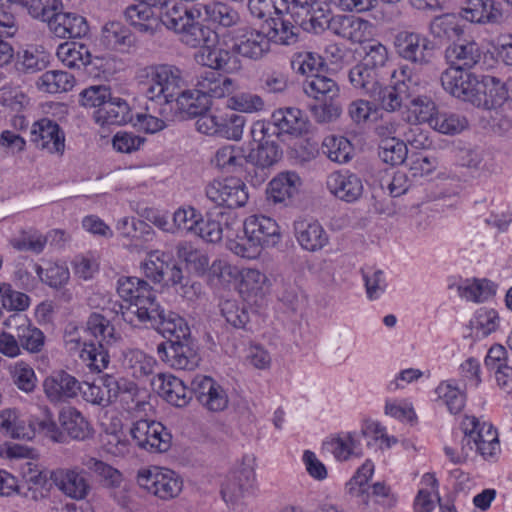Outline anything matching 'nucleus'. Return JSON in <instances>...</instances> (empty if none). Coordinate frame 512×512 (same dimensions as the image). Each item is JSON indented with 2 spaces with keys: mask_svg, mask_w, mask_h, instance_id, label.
Returning <instances> with one entry per match:
<instances>
[{
  "mask_svg": "<svg viewBox=\"0 0 512 512\" xmlns=\"http://www.w3.org/2000/svg\"><path fill=\"white\" fill-rule=\"evenodd\" d=\"M154 329L169 338L157 346V353L164 362L178 370L192 371L198 367L200 356L184 318L175 312L167 314Z\"/></svg>",
  "mask_w": 512,
  "mask_h": 512,
  "instance_id": "1",
  "label": "nucleus"
},
{
  "mask_svg": "<svg viewBox=\"0 0 512 512\" xmlns=\"http://www.w3.org/2000/svg\"><path fill=\"white\" fill-rule=\"evenodd\" d=\"M118 295L129 305L123 313V320L135 325V319L140 323L149 324L154 328L167 318L172 311L165 310L157 301L155 291L143 279L131 276L120 277L117 281Z\"/></svg>",
  "mask_w": 512,
  "mask_h": 512,
  "instance_id": "2",
  "label": "nucleus"
},
{
  "mask_svg": "<svg viewBox=\"0 0 512 512\" xmlns=\"http://www.w3.org/2000/svg\"><path fill=\"white\" fill-rule=\"evenodd\" d=\"M137 77L147 99L160 105L161 116H173V101L183 82L181 71L172 65H152L141 69Z\"/></svg>",
  "mask_w": 512,
  "mask_h": 512,
  "instance_id": "3",
  "label": "nucleus"
},
{
  "mask_svg": "<svg viewBox=\"0 0 512 512\" xmlns=\"http://www.w3.org/2000/svg\"><path fill=\"white\" fill-rule=\"evenodd\" d=\"M200 11L174 1L161 12L160 21L179 35L182 43L197 48L204 38L212 37V29L199 22Z\"/></svg>",
  "mask_w": 512,
  "mask_h": 512,
  "instance_id": "4",
  "label": "nucleus"
},
{
  "mask_svg": "<svg viewBox=\"0 0 512 512\" xmlns=\"http://www.w3.org/2000/svg\"><path fill=\"white\" fill-rule=\"evenodd\" d=\"M209 41L204 38L200 41V51L196 54V61L202 66H206L214 71H224L232 73L241 67L238 54L232 48L230 33L225 32L219 35L212 30Z\"/></svg>",
  "mask_w": 512,
  "mask_h": 512,
  "instance_id": "5",
  "label": "nucleus"
},
{
  "mask_svg": "<svg viewBox=\"0 0 512 512\" xmlns=\"http://www.w3.org/2000/svg\"><path fill=\"white\" fill-rule=\"evenodd\" d=\"M392 85L383 87L380 84V93L371 98L377 100L381 108L387 112H395L406 104L416 88V74L408 65H402L394 70L392 75Z\"/></svg>",
  "mask_w": 512,
  "mask_h": 512,
  "instance_id": "6",
  "label": "nucleus"
},
{
  "mask_svg": "<svg viewBox=\"0 0 512 512\" xmlns=\"http://www.w3.org/2000/svg\"><path fill=\"white\" fill-rule=\"evenodd\" d=\"M393 45L398 57L417 67L429 65L434 58L435 43L417 31H398L394 36Z\"/></svg>",
  "mask_w": 512,
  "mask_h": 512,
  "instance_id": "7",
  "label": "nucleus"
},
{
  "mask_svg": "<svg viewBox=\"0 0 512 512\" xmlns=\"http://www.w3.org/2000/svg\"><path fill=\"white\" fill-rule=\"evenodd\" d=\"M137 483L142 489L162 500L178 497L183 489V480L179 474L156 466L140 469Z\"/></svg>",
  "mask_w": 512,
  "mask_h": 512,
  "instance_id": "8",
  "label": "nucleus"
},
{
  "mask_svg": "<svg viewBox=\"0 0 512 512\" xmlns=\"http://www.w3.org/2000/svg\"><path fill=\"white\" fill-rule=\"evenodd\" d=\"M302 10L305 12V17L300 22L296 20V23L303 30L318 34L327 27L343 38L353 42L361 41L362 35L360 32L362 27L366 26V22L346 16L329 19L323 14L317 16L315 13H311L310 8Z\"/></svg>",
  "mask_w": 512,
  "mask_h": 512,
  "instance_id": "9",
  "label": "nucleus"
},
{
  "mask_svg": "<svg viewBox=\"0 0 512 512\" xmlns=\"http://www.w3.org/2000/svg\"><path fill=\"white\" fill-rule=\"evenodd\" d=\"M228 33H230L232 48L244 58L259 61L271 51L262 25L260 28L243 25L228 31Z\"/></svg>",
  "mask_w": 512,
  "mask_h": 512,
  "instance_id": "10",
  "label": "nucleus"
},
{
  "mask_svg": "<svg viewBox=\"0 0 512 512\" xmlns=\"http://www.w3.org/2000/svg\"><path fill=\"white\" fill-rule=\"evenodd\" d=\"M49 478L63 495L75 501L85 500L92 490L87 471L79 466L56 468Z\"/></svg>",
  "mask_w": 512,
  "mask_h": 512,
  "instance_id": "11",
  "label": "nucleus"
},
{
  "mask_svg": "<svg viewBox=\"0 0 512 512\" xmlns=\"http://www.w3.org/2000/svg\"><path fill=\"white\" fill-rule=\"evenodd\" d=\"M205 192L211 202L228 209L244 206L249 198L245 183L236 177L214 180L206 186Z\"/></svg>",
  "mask_w": 512,
  "mask_h": 512,
  "instance_id": "12",
  "label": "nucleus"
},
{
  "mask_svg": "<svg viewBox=\"0 0 512 512\" xmlns=\"http://www.w3.org/2000/svg\"><path fill=\"white\" fill-rule=\"evenodd\" d=\"M130 433L140 448L150 452H166L171 446V433L157 421L138 420L133 424Z\"/></svg>",
  "mask_w": 512,
  "mask_h": 512,
  "instance_id": "13",
  "label": "nucleus"
},
{
  "mask_svg": "<svg viewBox=\"0 0 512 512\" xmlns=\"http://www.w3.org/2000/svg\"><path fill=\"white\" fill-rule=\"evenodd\" d=\"M440 81L446 92L471 104L476 101L478 87H481L478 76L460 67L447 68L442 72Z\"/></svg>",
  "mask_w": 512,
  "mask_h": 512,
  "instance_id": "14",
  "label": "nucleus"
},
{
  "mask_svg": "<svg viewBox=\"0 0 512 512\" xmlns=\"http://www.w3.org/2000/svg\"><path fill=\"white\" fill-rule=\"evenodd\" d=\"M243 230L247 242L259 251L262 247L275 246L281 240L277 222L264 215L249 216L243 223Z\"/></svg>",
  "mask_w": 512,
  "mask_h": 512,
  "instance_id": "15",
  "label": "nucleus"
},
{
  "mask_svg": "<svg viewBox=\"0 0 512 512\" xmlns=\"http://www.w3.org/2000/svg\"><path fill=\"white\" fill-rule=\"evenodd\" d=\"M30 141L36 148L50 154L63 155L65 151V133L57 122L42 118L33 123Z\"/></svg>",
  "mask_w": 512,
  "mask_h": 512,
  "instance_id": "16",
  "label": "nucleus"
},
{
  "mask_svg": "<svg viewBox=\"0 0 512 512\" xmlns=\"http://www.w3.org/2000/svg\"><path fill=\"white\" fill-rule=\"evenodd\" d=\"M192 391L198 402L209 411H223L228 406L226 390L209 376L197 375L192 380Z\"/></svg>",
  "mask_w": 512,
  "mask_h": 512,
  "instance_id": "17",
  "label": "nucleus"
},
{
  "mask_svg": "<svg viewBox=\"0 0 512 512\" xmlns=\"http://www.w3.org/2000/svg\"><path fill=\"white\" fill-rule=\"evenodd\" d=\"M43 390L50 402L62 403L78 396L81 383L65 370H57L44 379Z\"/></svg>",
  "mask_w": 512,
  "mask_h": 512,
  "instance_id": "18",
  "label": "nucleus"
},
{
  "mask_svg": "<svg viewBox=\"0 0 512 512\" xmlns=\"http://www.w3.org/2000/svg\"><path fill=\"white\" fill-rule=\"evenodd\" d=\"M326 187L338 200L354 203L363 195L362 179L348 170L334 171L327 176Z\"/></svg>",
  "mask_w": 512,
  "mask_h": 512,
  "instance_id": "19",
  "label": "nucleus"
},
{
  "mask_svg": "<svg viewBox=\"0 0 512 512\" xmlns=\"http://www.w3.org/2000/svg\"><path fill=\"white\" fill-rule=\"evenodd\" d=\"M152 389L169 404L176 407L186 406L192 399V387L172 374L159 373L151 380Z\"/></svg>",
  "mask_w": 512,
  "mask_h": 512,
  "instance_id": "20",
  "label": "nucleus"
},
{
  "mask_svg": "<svg viewBox=\"0 0 512 512\" xmlns=\"http://www.w3.org/2000/svg\"><path fill=\"white\" fill-rule=\"evenodd\" d=\"M234 213L223 210H210L205 216L201 215L195 235L209 243H217L223 238L225 230L229 231L237 224Z\"/></svg>",
  "mask_w": 512,
  "mask_h": 512,
  "instance_id": "21",
  "label": "nucleus"
},
{
  "mask_svg": "<svg viewBox=\"0 0 512 512\" xmlns=\"http://www.w3.org/2000/svg\"><path fill=\"white\" fill-rule=\"evenodd\" d=\"M50 32L62 39L82 38L89 32L85 17L73 12H63L57 9L47 22Z\"/></svg>",
  "mask_w": 512,
  "mask_h": 512,
  "instance_id": "22",
  "label": "nucleus"
},
{
  "mask_svg": "<svg viewBox=\"0 0 512 512\" xmlns=\"http://www.w3.org/2000/svg\"><path fill=\"white\" fill-rule=\"evenodd\" d=\"M4 324L7 327H15L20 349L29 353H39L43 350L46 337L42 330L33 325L29 319L21 315H13Z\"/></svg>",
  "mask_w": 512,
  "mask_h": 512,
  "instance_id": "23",
  "label": "nucleus"
},
{
  "mask_svg": "<svg viewBox=\"0 0 512 512\" xmlns=\"http://www.w3.org/2000/svg\"><path fill=\"white\" fill-rule=\"evenodd\" d=\"M301 186L302 180L296 172H281L269 183L267 189L268 199L275 204L287 206L298 195Z\"/></svg>",
  "mask_w": 512,
  "mask_h": 512,
  "instance_id": "24",
  "label": "nucleus"
},
{
  "mask_svg": "<svg viewBox=\"0 0 512 512\" xmlns=\"http://www.w3.org/2000/svg\"><path fill=\"white\" fill-rule=\"evenodd\" d=\"M69 349H79V358L93 373H102L110 364V355L103 343L81 342L80 339L67 341Z\"/></svg>",
  "mask_w": 512,
  "mask_h": 512,
  "instance_id": "25",
  "label": "nucleus"
},
{
  "mask_svg": "<svg viewBox=\"0 0 512 512\" xmlns=\"http://www.w3.org/2000/svg\"><path fill=\"white\" fill-rule=\"evenodd\" d=\"M480 85L476 94L477 99L473 103L474 106L493 109L508 101L507 81L501 82L500 79L487 75L481 77Z\"/></svg>",
  "mask_w": 512,
  "mask_h": 512,
  "instance_id": "26",
  "label": "nucleus"
},
{
  "mask_svg": "<svg viewBox=\"0 0 512 512\" xmlns=\"http://www.w3.org/2000/svg\"><path fill=\"white\" fill-rule=\"evenodd\" d=\"M58 420L66 437L69 436L73 440L85 441L93 435L91 424L75 407L62 408Z\"/></svg>",
  "mask_w": 512,
  "mask_h": 512,
  "instance_id": "27",
  "label": "nucleus"
},
{
  "mask_svg": "<svg viewBox=\"0 0 512 512\" xmlns=\"http://www.w3.org/2000/svg\"><path fill=\"white\" fill-rule=\"evenodd\" d=\"M272 120L281 137H298L308 131V120L298 108H284L273 112Z\"/></svg>",
  "mask_w": 512,
  "mask_h": 512,
  "instance_id": "28",
  "label": "nucleus"
},
{
  "mask_svg": "<svg viewBox=\"0 0 512 512\" xmlns=\"http://www.w3.org/2000/svg\"><path fill=\"white\" fill-rule=\"evenodd\" d=\"M261 25L270 44L292 45L298 40L299 27L284 18L283 14L270 17Z\"/></svg>",
  "mask_w": 512,
  "mask_h": 512,
  "instance_id": "29",
  "label": "nucleus"
},
{
  "mask_svg": "<svg viewBox=\"0 0 512 512\" xmlns=\"http://www.w3.org/2000/svg\"><path fill=\"white\" fill-rule=\"evenodd\" d=\"M294 231L297 241L307 251H318L328 243V235L317 221H296Z\"/></svg>",
  "mask_w": 512,
  "mask_h": 512,
  "instance_id": "30",
  "label": "nucleus"
},
{
  "mask_svg": "<svg viewBox=\"0 0 512 512\" xmlns=\"http://www.w3.org/2000/svg\"><path fill=\"white\" fill-rule=\"evenodd\" d=\"M93 118L100 125H124L132 120V112L126 100L111 96L104 107L94 111Z\"/></svg>",
  "mask_w": 512,
  "mask_h": 512,
  "instance_id": "31",
  "label": "nucleus"
},
{
  "mask_svg": "<svg viewBox=\"0 0 512 512\" xmlns=\"http://www.w3.org/2000/svg\"><path fill=\"white\" fill-rule=\"evenodd\" d=\"M460 14L473 23H497L502 18V12L493 0H467Z\"/></svg>",
  "mask_w": 512,
  "mask_h": 512,
  "instance_id": "32",
  "label": "nucleus"
},
{
  "mask_svg": "<svg viewBox=\"0 0 512 512\" xmlns=\"http://www.w3.org/2000/svg\"><path fill=\"white\" fill-rule=\"evenodd\" d=\"M445 55L450 67L470 70L480 61L482 52L477 43L466 41L453 43L446 49Z\"/></svg>",
  "mask_w": 512,
  "mask_h": 512,
  "instance_id": "33",
  "label": "nucleus"
},
{
  "mask_svg": "<svg viewBox=\"0 0 512 512\" xmlns=\"http://www.w3.org/2000/svg\"><path fill=\"white\" fill-rule=\"evenodd\" d=\"M196 87L210 102L211 98H223L230 95L234 90V83L232 79L222 76L214 70H209L199 76Z\"/></svg>",
  "mask_w": 512,
  "mask_h": 512,
  "instance_id": "34",
  "label": "nucleus"
},
{
  "mask_svg": "<svg viewBox=\"0 0 512 512\" xmlns=\"http://www.w3.org/2000/svg\"><path fill=\"white\" fill-rule=\"evenodd\" d=\"M124 16L130 25L140 33L153 35L159 27L160 16H156L153 8L142 1L128 6L124 11Z\"/></svg>",
  "mask_w": 512,
  "mask_h": 512,
  "instance_id": "35",
  "label": "nucleus"
},
{
  "mask_svg": "<svg viewBox=\"0 0 512 512\" xmlns=\"http://www.w3.org/2000/svg\"><path fill=\"white\" fill-rule=\"evenodd\" d=\"M255 473L250 468L234 472L222 485L221 494L225 502H235L251 491Z\"/></svg>",
  "mask_w": 512,
  "mask_h": 512,
  "instance_id": "36",
  "label": "nucleus"
},
{
  "mask_svg": "<svg viewBox=\"0 0 512 512\" xmlns=\"http://www.w3.org/2000/svg\"><path fill=\"white\" fill-rule=\"evenodd\" d=\"M351 85L363 94L372 97L380 93L379 70L368 67L367 64L358 63L348 73Z\"/></svg>",
  "mask_w": 512,
  "mask_h": 512,
  "instance_id": "37",
  "label": "nucleus"
},
{
  "mask_svg": "<svg viewBox=\"0 0 512 512\" xmlns=\"http://www.w3.org/2000/svg\"><path fill=\"white\" fill-rule=\"evenodd\" d=\"M422 86L420 84L419 78L416 75V88H414V92L411 93L409 100L406 104V108L409 113L414 117L415 122L424 123L427 122L430 126H432L436 114V106L432 99L428 96L422 95L421 90Z\"/></svg>",
  "mask_w": 512,
  "mask_h": 512,
  "instance_id": "38",
  "label": "nucleus"
},
{
  "mask_svg": "<svg viewBox=\"0 0 512 512\" xmlns=\"http://www.w3.org/2000/svg\"><path fill=\"white\" fill-rule=\"evenodd\" d=\"M122 364L132 377L142 379L153 374L157 361L138 348H126L122 351Z\"/></svg>",
  "mask_w": 512,
  "mask_h": 512,
  "instance_id": "39",
  "label": "nucleus"
},
{
  "mask_svg": "<svg viewBox=\"0 0 512 512\" xmlns=\"http://www.w3.org/2000/svg\"><path fill=\"white\" fill-rule=\"evenodd\" d=\"M0 433L12 439L31 440L33 438L29 420L22 419L15 408H5L0 411Z\"/></svg>",
  "mask_w": 512,
  "mask_h": 512,
  "instance_id": "40",
  "label": "nucleus"
},
{
  "mask_svg": "<svg viewBox=\"0 0 512 512\" xmlns=\"http://www.w3.org/2000/svg\"><path fill=\"white\" fill-rule=\"evenodd\" d=\"M100 43L110 50L125 51L134 44V36L122 23L111 21L102 27Z\"/></svg>",
  "mask_w": 512,
  "mask_h": 512,
  "instance_id": "41",
  "label": "nucleus"
},
{
  "mask_svg": "<svg viewBox=\"0 0 512 512\" xmlns=\"http://www.w3.org/2000/svg\"><path fill=\"white\" fill-rule=\"evenodd\" d=\"M210 106V102L205 95L195 90H181L173 101V114L176 112L186 114L189 117H196L206 112Z\"/></svg>",
  "mask_w": 512,
  "mask_h": 512,
  "instance_id": "42",
  "label": "nucleus"
},
{
  "mask_svg": "<svg viewBox=\"0 0 512 512\" xmlns=\"http://www.w3.org/2000/svg\"><path fill=\"white\" fill-rule=\"evenodd\" d=\"M305 94L318 101L336 100L339 98V86L331 78L318 74L310 75L303 82Z\"/></svg>",
  "mask_w": 512,
  "mask_h": 512,
  "instance_id": "43",
  "label": "nucleus"
},
{
  "mask_svg": "<svg viewBox=\"0 0 512 512\" xmlns=\"http://www.w3.org/2000/svg\"><path fill=\"white\" fill-rule=\"evenodd\" d=\"M86 330L104 346L115 344L121 339L119 333L116 332L114 325L107 316L100 313H92L86 321Z\"/></svg>",
  "mask_w": 512,
  "mask_h": 512,
  "instance_id": "44",
  "label": "nucleus"
},
{
  "mask_svg": "<svg viewBox=\"0 0 512 512\" xmlns=\"http://www.w3.org/2000/svg\"><path fill=\"white\" fill-rule=\"evenodd\" d=\"M324 448L339 461H346L350 456H361L362 449L355 433L341 434L324 443Z\"/></svg>",
  "mask_w": 512,
  "mask_h": 512,
  "instance_id": "45",
  "label": "nucleus"
},
{
  "mask_svg": "<svg viewBox=\"0 0 512 512\" xmlns=\"http://www.w3.org/2000/svg\"><path fill=\"white\" fill-rule=\"evenodd\" d=\"M474 445L485 459L493 457L500 451L497 430L490 423L480 422L473 429Z\"/></svg>",
  "mask_w": 512,
  "mask_h": 512,
  "instance_id": "46",
  "label": "nucleus"
},
{
  "mask_svg": "<svg viewBox=\"0 0 512 512\" xmlns=\"http://www.w3.org/2000/svg\"><path fill=\"white\" fill-rule=\"evenodd\" d=\"M58 59L69 68H80L91 61V54L86 45L79 42H65L58 46Z\"/></svg>",
  "mask_w": 512,
  "mask_h": 512,
  "instance_id": "47",
  "label": "nucleus"
},
{
  "mask_svg": "<svg viewBox=\"0 0 512 512\" xmlns=\"http://www.w3.org/2000/svg\"><path fill=\"white\" fill-rule=\"evenodd\" d=\"M214 163L228 172H237L247 164L246 149L235 145L223 146L216 151Z\"/></svg>",
  "mask_w": 512,
  "mask_h": 512,
  "instance_id": "48",
  "label": "nucleus"
},
{
  "mask_svg": "<svg viewBox=\"0 0 512 512\" xmlns=\"http://www.w3.org/2000/svg\"><path fill=\"white\" fill-rule=\"evenodd\" d=\"M282 157V150L272 140L258 144L257 148L246 151L247 163L260 168H268L276 164Z\"/></svg>",
  "mask_w": 512,
  "mask_h": 512,
  "instance_id": "49",
  "label": "nucleus"
},
{
  "mask_svg": "<svg viewBox=\"0 0 512 512\" xmlns=\"http://www.w3.org/2000/svg\"><path fill=\"white\" fill-rule=\"evenodd\" d=\"M82 464L99 479L104 487L117 488L123 482V475L118 469L97 458L88 457L82 461Z\"/></svg>",
  "mask_w": 512,
  "mask_h": 512,
  "instance_id": "50",
  "label": "nucleus"
},
{
  "mask_svg": "<svg viewBox=\"0 0 512 512\" xmlns=\"http://www.w3.org/2000/svg\"><path fill=\"white\" fill-rule=\"evenodd\" d=\"M29 426L33 430V437L38 432L54 442H66L65 433L55 422L52 412L47 407L43 408L41 417H34L29 420Z\"/></svg>",
  "mask_w": 512,
  "mask_h": 512,
  "instance_id": "51",
  "label": "nucleus"
},
{
  "mask_svg": "<svg viewBox=\"0 0 512 512\" xmlns=\"http://www.w3.org/2000/svg\"><path fill=\"white\" fill-rule=\"evenodd\" d=\"M438 399L442 400L452 414H458L465 405V394L454 380L442 381L435 389Z\"/></svg>",
  "mask_w": 512,
  "mask_h": 512,
  "instance_id": "52",
  "label": "nucleus"
},
{
  "mask_svg": "<svg viewBox=\"0 0 512 512\" xmlns=\"http://www.w3.org/2000/svg\"><path fill=\"white\" fill-rule=\"evenodd\" d=\"M13 384L22 392L32 393L37 385L34 369L24 361L11 364L8 368Z\"/></svg>",
  "mask_w": 512,
  "mask_h": 512,
  "instance_id": "53",
  "label": "nucleus"
},
{
  "mask_svg": "<svg viewBox=\"0 0 512 512\" xmlns=\"http://www.w3.org/2000/svg\"><path fill=\"white\" fill-rule=\"evenodd\" d=\"M75 78L66 71H46L40 77V87L48 93H61L71 90L74 87Z\"/></svg>",
  "mask_w": 512,
  "mask_h": 512,
  "instance_id": "54",
  "label": "nucleus"
},
{
  "mask_svg": "<svg viewBox=\"0 0 512 512\" xmlns=\"http://www.w3.org/2000/svg\"><path fill=\"white\" fill-rule=\"evenodd\" d=\"M207 20L222 27H232L239 21L238 12L222 2H213L204 6Z\"/></svg>",
  "mask_w": 512,
  "mask_h": 512,
  "instance_id": "55",
  "label": "nucleus"
},
{
  "mask_svg": "<svg viewBox=\"0 0 512 512\" xmlns=\"http://www.w3.org/2000/svg\"><path fill=\"white\" fill-rule=\"evenodd\" d=\"M430 31L435 37L453 41L459 39L464 33L456 17L449 14L434 18L430 24Z\"/></svg>",
  "mask_w": 512,
  "mask_h": 512,
  "instance_id": "56",
  "label": "nucleus"
},
{
  "mask_svg": "<svg viewBox=\"0 0 512 512\" xmlns=\"http://www.w3.org/2000/svg\"><path fill=\"white\" fill-rule=\"evenodd\" d=\"M322 151L331 161L346 163L351 157L352 147L344 137L328 136L323 141Z\"/></svg>",
  "mask_w": 512,
  "mask_h": 512,
  "instance_id": "57",
  "label": "nucleus"
},
{
  "mask_svg": "<svg viewBox=\"0 0 512 512\" xmlns=\"http://www.w3.org/2000/svg\"><path fill=\"white\" fill-rule=\"evenodd\" d=\"M35 272L43 283L56 289L64 286L70 278L68 268L58 263H48L46 268L35 264Z\"/></svg>",
  "mask_w": 512,
  "mask_h": 512,
  "instance_id": "58",
  "label": "nucleus"
},
{
  "mask_svg": "<svg viewBox=\"0 0 512 512\" xmlns=\"http://www.w3.org/2000/svg\"><path fill=\"white\" fill-rule=\"evenodd\" d=\"M239 274L241 276L240 293L248 297L261 294L268 282L266 275L257 269L244 268Z\"/></svg>",
  "mask_w": 512,
  "mask_h": 512,
  "instance_id": "59",
  "label": "nucleus"
},
{
  "mask_svg": "<svg viewBox=\"0 0 512 512\" xmlns=\"http://www.w3.org/2000/svg\"><path fill=\"white\" fill-rule=\"evenodd\" d=\"M220 312L227 323L235 328H245L249 322V313L244 304L237 300H223L220 302Z\"/></svg>",
  "mask_w": 512,
  "mask_h": 512,
  "instance_id": "60",
  "label": "nucleus"
},
{
  "mask_svg": "<svg viewBox=\"0 0 512 512\" xmlns=\"http://www.w3.org/2000/svg\"><path fill=\"white\" fill-rule=\"evenodd\" d=\"M499 321L498 313L494 309L480 308L476 311L471 325L478 336L486 337L498 329Z\"/></svg>",
  "mask_w": 512,
  "mask_h": 512,
  "instance_id": "61",
  "label": "nucleus"
},
{
  "mask_svg": "<svg viewBox=\"0 0 512 512\" xmlns=\"http://www.w3.org/2000/svg\"><path fill=\"white\" fill-rule=\"evenodd\" d=\"M322 58L312 52H299L293 55L291 66L294 71L302 75H318L323 67Z\"/></svg>",
  "mask_w": 512,
  "mask_h": 512,
  "instance_id": "62",
  "label": "nucleus"
},
{
  "mask_svg": "<svg viewBox=\"0 0 512 512\" xmlns=\"http://www.w3.org/2000/svg\"><path fill=\"white\" fill-rule=\"evenodd\" d=\"M406 156V144L395 137L384 140L380 146L379 157L392 166L402 164Z\"/></svg>",
  "mask_w": 512,
  "mask_h": 512,
  "instance_id": "63",
  "label": "nucleus"
},
{
  "mask_svg": "<svg viewBox=\"0 0 512 512\" xmlns=\"http://www.w3.org/2000/svg\"><path fill=\"white\" fill-rule=\"evenodd\" d=\"M467 125V119L460 114L438 113L431 127L443 134H456L463 131Z\"/></svg>",
  "mask_w": 512,
  "mask_h": 512,
  "instance_id": "64",
  "label": "nucleus"
}]
</instances>
